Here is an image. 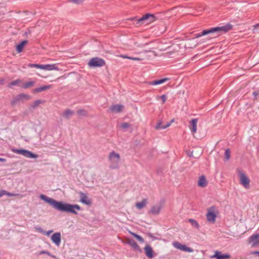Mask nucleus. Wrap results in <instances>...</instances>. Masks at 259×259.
<instances>
[{
	"label": "nucleus",
	"instance_id": "obj_1",
	"mask_svg": "<svg viewBox=\"0 0 259 259\" xmlns=\"http://www.w3.org/2000/svg\"><path fill=\"white\" fill-rule=\"evenodd\" d=\"M39 198L48 203L56 210L61 212H65L77 214V212L76 210L79 211L81 209L80 206L78 204H71L65 203L62 201H58L44 194L40 195Z\"/></svg>",
	"mask_w": 259,
	"mask_h": 259
},
{
	"label": "nucleus",
	"instance_id": "obj_2",
	"mask_svg": "<svg viewBox=\"0 0 259 259\" xmlns=\"http://www.w3.org/2000/svg\"><path fill=\"white\" fill-rule=\"evenodd\" d=\"M232 28V25L230 23H227V24L222 26L215 27L207 29H205L201 32L196 34L195 37H199L208 34H216L217 35L214 36L216 37L222 34L223 32L226 33L229 31V30H231Z\"/></svg>",
	"mask_w": 259,
	"mask_h": 259
},
{
	"label": "nucleus",
	"instance_id": "obj_3",
	"mask_svg": "<svg viewBox=\"0 0 259 259\" xmlns=\"http://www.w3.org/2000/svg\"><path fill=\"white\" fill-rule=\"evenodd\" d=\"M156 19L155 15L150 13H147L139 19L137 17L130 19L133 21V24L137 27L143 24H148L154 21Z\"/></svg>",
	"mask_w": 259,
	"mask_h": 259
},
{
	"label": "nucleus",
	"instance_id": "obj_4",
	"mask_svg": "<svg viewBox=\"0 0 259 259\" xmlns=\"http://www.w3.org/2000/svg\"><path fill=\"white\" fill-rule=\"evenodd\" d=\"M120 155L116 153L114 151L111 152L109 155V160L111 162L109 166L111 169H118L119 168V163L120 161Z\"/></svg>",
	"mask_w": 259,
	"mask_h": 259
},
{
	"label": "nucleus",
	"instance_id": "obj_5",
	"mask_svg": "<svg viewBox=\"0 0 259 259\" xmlns=\"http://www.w3.org/2000/svg\"><path fill=\"white\" fill-rule=\"evenodd\" d=\"M27 66L30 68H39L45 70H58L59 68L57 67V66L55 64H46V65H42V64H32V63H29L27 65Z\"/></svg>",
	"mask_w": 259,
	"mask_h": 259
},
{
	"label": "nucleus",
	"instance_id": "obj_6",
	"mask_svg": "<svg viewBox=\"0 0 259 259\" xmlns=\"http://www.w3.org/2000/svg\"><path fill=\"white\" fill-rule=\"evenodd\" d=\"M105 65V60L99 57L92 58L88 63V65L93 68L102 67Z\"/></svg>",
	"mask_w": 259,
	"mask_h": 259
},
{
	"label": "nucleus",
	"instance_id": "obj_7",
	"mask_svg": "<svg viewBox=\"0 0 259 259\" xmlns=\"http://www.w3.org/2000/svg\"><path fill=\"white\" fill-rule=\"evenodd\" d=\"M13 151L17 154L22 155L27 158H36L38 157L37 154L26 149H13Z\"/></svg>",
	"mask_w": 259,
	"mask_h": 259
},
{
	"label": "nucleus",
	"instance_id": "obj_8",
	"mask_svg": "<svg viewBox=\"0 0 259 259\" xmlns=\"http://www.w3.org/2000/svg\"><path fill=\"white\" fill-rule=\"evenodd\" d=\"M215 207L212 206L207 209V213L206 214L208 222L214 223L215 222L217 214L215 212Z\"/></svg>",
	"mask_w": 259,
	"mask_h": 259
},
{
	"label": "nucleus",
	"instance_id": "obj_9",
	"mask_svg": "<svg viewBox=\"0 0 259 259\" xmlns=\"http://www.w3.org/2000/svg\"><path fill=\"white\" fill-rule=\"evenodd\" d=\"M31 99V96L29 95L24 93L19 94L14 97L11 101L12 105H15L19 101H23L24 100H29Z\"/></svg>",
	"mask_w": 259,
	"mask_h": 259
},
{
	"label": "nucleus",
	"instance_id": "obj_10",
	"mask_svg": "<svg viewBox=\"0 0 259 259\" xmlns=\"http://www.w3.org/2000/svg\"><path fill=\"white\" fill-rule=\"evenodd\" d=\"M173 246L175 248L181 250L182 251L188 252H192L193 251V249L189 247H188L185 244H182L181 243L176 241L173 243Z\"/></svg>",
	"mask_w": 259,
	"mask_h": 259
},
{
	"label": "nucleus",
	"instance_id": "obj_11",
	"mask_svg": "<svg viewBox=\"0 0 259 259\" xmlns=\"http://www.w3.org/2000/svg\"><path fill=\"white\" fill-rule=\"evenodd\" d=\"M240 182L245 188L248 189L250 188V180L246 175L243 172L240 174Z\"/></svg>",
	"mask_w": 259,
	"mask_h": 259
},
{
	"label": "nucleus",
	"instance_id": "obj_12",
	"mask_svg": "<svg viewBox=\"0 0 259 259\" xmlns=\"http://www.w3.org/2000/svg\"><path fill=\"white\" fill-rule=\"evenodd\" d=\"M231 255L229 253L223 254L221 251L219 250L214 251V254L210 256V258H215L216 259H229Z\"/></svg>",
	"mask_w": 259,
	"mask_h": 259
},
{
	"label": "nucleus",
	"instance_id": "obj_13",
	"mask_svg": "<svg viewBox=\"0 0 259 259\" xmlns=\"http://www.w3.org/2000/svg\"><path fill=\"white\" fill-rule=\"evenodd\" d=\"M248 242L250 243H252V246H259V234H253L251 235L248 239Z\"/></svg>",
	"mask_w": 259,
	"mask_h": 259
},
{
	"label": "nucleus",
	"instance_id": "obj_14",
	"mask_svg": "<svg viewBox=\"0 0 259 259\" xmlns=\"http://www.w3.org/2000/svg\"><path fill=\"white\" fill-rule=\"evenodd\" d=\"M51 240L57 246H59L61 243V234L60 232H56L51 236Z\"/></svg>",
	"mask_w": 259,
	"mask_h": 259
},
{
	"label": "nucleus",
	"instance_id": "obj_15",
	"mask_svg": "<svg viewBox=\"0 0 259 259\" xmlns=\"http://www.w3.org/2000/svg\"><path fill=\"white\" fill-rule=\"evenodd\" d=\"M79 194L80 195V201L85 205H91L92 202L90 199L88 198L87 195L83 193L82 192H79Z\"/></svg>",
	"mask_w": 259,
	"mask_h": 259
},
{
	"label": "nucleus",
	"instance_id": "obj_16",
	"mask_svg": "<svg viewBox=\"0 0 259 259\" xmlns=\"http://www.w3.org/2000/svg\"><path fill=\"white\" fill-rule=\"evenodd\" d=\"M127 244H128L132 248L136 251H139V252H142V249L140 247V246L138 245V244L136 242V241L133 239H128L127 242Z\"/></svg>",
	"mask_w": 259,
	"mask_h": 259
},
{
	"label": "nucleus",
	"instance_id": "obj_17",
	"mask_svg": "<svg viewBox=\"0 0 259 259\" xmlns=\"http://www.w3.org/2000/svg\"><path fill=\"white\" fill-rule=\"evenodd\" d=\"M146 255L149 258H152L154 257V251L153 250L151 246L147 244L144 248Z\"/></svg>",
	"mask_w": 259,
	"mask_h": 259
},
{
	"label": "nucleus",
	"instance_id": "obj_18",
	"mask_svg": "<svg viewBox=\"0 0 259 259\" xmlns=\"http://www.w3.org/2000/svg\"><path fill=\"white\" fill-rule=\"evenodd\" d=\"M124 106L122 105H113L110 106L109 109L111 111L115 113H120L121 112Z\"/></svg>",
	"mask_w": 259,
	"mask_h": 259
},
{
	"label": "nucleus",
	"instance_id": "obj_19",
	"mask_svg": "<svg viewBox=\"0 0 259 259\" xmlns=\"http://www.w3.org/2000/svg\"><path fill=\"white\" fill-rule=\"evenodd\" d=\"M198 186L201 188H205L207 185V181L204 175L201 176L198 181Z\"/></svg>",
	"mask_w": 259,
	"mask_h": 259
},
{
	"label": "nucleus",
	"instance_id": "obj_20",
	"mask_svg": "<svg viewBox=\"0 0 259 259\" xmlns=\"http://www.w3.org/2000/svg\"><path fill=\"white\" fill-rule=\"evenodd\" d=\"M28 41L27 40H23L21 41L19 44L16 45V49L17 53H20L22 52L25 46L27 44Z\"/></svg>",
	"mask_w": 259,
	"mask_h": 259
},
{
	"label": "nucleus",
	"instance_id": "obj_21",
	"mask_svg": "<svg viewBox=\"0 0 259 259\" xmlns=\"http://www.w3.org/2000/svg\"><path fill=\"white\" fill-rule=\"evenodd\" d=\"M52 88V85H44L39 88H35L33 90L32 93L33 94H36L38 93H40L42 92H44L45 91H46L48 89H50Z\"/></svg>",
	"mask_w": 259,
	"mask_h": 259
},
{
	"label": "nucleus",
	"instance_id": "obj_22",
	"mask_svg": "<svg viewBox=\"0 0 259 259\" xmlns=\"http://www.w3.org/2000/svg\"><path fill=\"white\" fill-rule=\"evenodd\" d=\"M161 209V206L160 205H154L151 207L150 210H149V213L157 215L158 214L160 211Z\"/></svg>",
	"mask_w": 259,
	"mask_h": 259
},
{
	"label": "nucleus",
	"instance_id": "obj_23",
	"mask_svg": "<svg viewBox=\"0 0 259 259\" xmlns=\"http://www.w3.org/2000/svg\"><path fill=\"white\" fill-rule=\"evenodd\" d=\"M168 80H169V78H162L160 79H157V80H155L149 81L148 82V84L153 85H158V84H162V83L165 82V81H167Z\"/></svg>",
	"mask_w": 259,
	"mask_h": 259
},
{
	"label": "nucleus",
	"instance_id": "obj_24",
	"mask_svg": "<svg viewBox=\"0 0 259 259\" xmlns=\"http://www.w3.org/2000/svg\"><path fill=\"white\" fill-rule=\"evenodd\" d=\"M198 119L197 118L192 119L190 121L191 127L190 128L191 132L193 134L196 133L197 130V123Z\"/></svg>",
	"mask_w": 259,
	"mask_h": 259
},
{
	"label": "nucleus",
	"instance_id": "obj_25",
	"mask_svg": "<svg viewBox=\"0 0 259 259\" xmlns=\"http://www.w3.org/2000/svg\"><path fill=\"white\" fill-rule=\"evenodd\" d=\"M44 101H42L40 99L36 100L34 102H33L29 107V109L31 110L32 109H34L36 108L40 104L42 103Z\"/></svg>",
	"mask_w": 259,
	"mask_h": 259
},
{
	"label": "nucleus",
	"instance_id": "obj_26",
	"mask_svg": "<svg viewBox=\"0 0 259 259\" xmlns=\"http://www.w3.org/2000/svg\"><path fill=\"white\" fill-rule=\"evenodd\" d=\"M74 112L71 109H67L62 114V116L66 118H69L72 115L74 114Z\"/></svg>",
	"mask_w": 259,
	"mask_h": 259
},
{
	"label": "nucleus",
	"instance_id": "obj_27",
	"mask_svg": "<svg viewBox=\"0 0 259 259\" xmlns=\"http://www.w3.org/2000/svg\"><path fill=\"white\" fill-rule=\"evenodd\" d=\"M147 203V199H143L141 202H137L136 204V206L138 209H141L146 205Z\"/></svg>",
	"mask_w": 259,
	"mask_h": 259
},
{
	"label": "nucleus",
	"instance_id": "obj_28",
	"mask_svg": "<svg viewBox=\"0 0 259 259\" xmlns=\"http://www.w3.org/2000/svg\"><path fill=\"white\" fill-rule=\"evenodd\" d=\"M35 83V82L34 81H27V82L23 83L21 87L23 89H28V88H29L30 87H33Z\"/></svg>",
	"mask_w": 259,
	"mask_h": 259
},
{
	"label": "nucleus",
	"instance_id": "obj_29",
	"mask_svg": "<svg viewBox=\"0 0 259 259\" xmlns=\"http://www.w3.org/2000/svg\"><path fill=\"white\" fill-rule=\"evenodd\" d=\"M162 122L161 121H159L156 125V129H165L166 127H168L170 125V122H168L165 125H162Z\"/></svg>",
	"mask_w": 259,
	"mask_h": 259
},
{
	"label": "nucleus",
	"instance_id": "obj_30",
	"mask_svg": "<svg viewBox=\"0 0 259 259\" xmlns=\"http://www.w3.org/2000/svg\"><path fill=\"white\" fill-rule=\"evenodd\" d=\"M22 82L21 80L20 79H17L15 80H14V81H11L8 85V87L9 88H12V86H14V85H18L19 83H20L21 82Z\"/></svg>",
	"mask_w": 259,
	"mask_h": 259
},
{
	"label": "nucleus",
	"instance_id": "obj_31",
	"mask_svg": "<svg viewBox=\"0 0 259 259\" xmlns=\"http://www.w3.org/2000/svg\"><path fill=\"white\" fill-rule=\"evenodd\" d=\"M188 222L191 223V225L195 228L198 229L199 228V225L198 222L194 219H189Z\"/></svg>",
	"mask_w": 259,
	"mask_h": 259
},
{
	"label": "nucleus",
	"instance_id": "obj_32",
	"mask_svg": "<svg viewBox=\"0 0 259 259\" xmlns=\"http://www.w3.org/2000/svg\"><path fill=\"white\" fill-rule=\"evenodd\" d=\"M77 114L79 116H87L88 112L83 109H79L77 111Z\"/></svg>",
	"mask_w": 259,
	"mask_h": 259
},
{
	"label": "nucleus",
	"instance_id": "obj_33",
	"mask_svg": "<svg viewBox=\"0 0 259 259\" xmlns=\"http://www.w3.org/2000/svg\"><path fill=\"white\" fill-rule=\"evenodd\" d=\"M252 96L253 97L254 101L259 100V90H255L252 92Z\"/></svg>",
	"mask_w": 259,
	"mask_h": 259
},
{
	"label": "nucleus",
	"instance_id": "obj_34",
	"mask_svg": "<svg viewBox=\"0 0 259 259\" xmlns=\"http://www.w3.org/2000/svg\"><path fill=\"white\" fill-rule=\"evenodd\" d=\"M132 235L134 236L135 238H136L138 241H139L141 243L144 242V239L140 235L135 233H131Z\"/></svg>",
	"mask_w": 259,
	"mask_h": 259
},
{
	"label": "nucleus",
	"instance_id": "obj_35",
	"mask_svg": "<svg viewBox=\"0 0 259 259\" xmlns=\"http://www.w3.org/2000/svg\"><path fill=\"white\" fill-rule=\"evenodd\" d=\"M46 254L48 255H49V256H51L52 257H53V258H56V256L55 255L51 254L50 252H49L48 251H47V250H41L38 253V254H39V255H41V254Z\"/></svg>",
	"mask_w": 259,
	"mask_h": 259
},
{
	"label": "nucleus",
	"instance_id": "obj_36",
	"mask_svg": "<svg viewBox=\"0 0 259 259\" xmlns=\"http://www.w3.org/2000/svg\"><path fill=\"white\" fill-rule=\"evenodd\" d=\"M231 152L230 149H227L225 152V158L226 160H229L230 158Z\"/></svg>",
	"mask_w": 259,
	"mask_h": 259
},
{
	"label": "nucleus",
	"instance_id": "obj_37",
	"mask_svg": "<svg viewBox=\"0 0 259 259\" xmlns=\"http://www.w3.org/2000/svg\"><path fill=\"white\" fill-rule=\"evenodd\" d=\"M131 126L130 124L127 122H123L121 124L120 127L122 128H127Z\"/></svg>",
	"mask_w": 259,
	"mask_h": 259
},
{
	"label": "nucleus",
	"instance_id": "obj_38",
	"mask_svg": "<svg viewBox=\"0 0 259 259\" xmlns=\"http://www.w3.org/2000/svg\"><path fill=\"white\" fill-rule=\"evenodd\" d=\"M69 1L71 3L77 4V5H80L82 4L83 1L82 0H69Z\"/></svg>",
	"mask_w": 259,
	"mask_h": 259
},
{
	"label": "nucleus",
	"instance_id": "obj_39",
	"mask_svg": "<svg viewBox=\"0 0 259 259\" xmlns=\"http://www.w3.org/2000/svg\"><path fill=\"white\" fill-rule=\"evenodd\" d=\"M158 98H160L161 99L162 104H164L167 99V97L165 95H162V96L159 97Z\"/></svg>",
	"mask_w": 259,
	"mask_h": 259
},
{
	"label": "nucleus",
	"instance_id": "obj_40",
	"mask_svg": "<svg viewBox=\"0 0 259 259\" xmlns=\"http://www.w3.org/2000/svg\"><path fill=\"white\" fill-rule=\"evenodd\" d=\"M5 195H7L8 196H15L18 195V194H17L9 193V192H7V191H6V194Z\"/></svg>",
	"mask_w": 259,
	"mask_h": 259
},
{
	"label": "nucleus",
	"instance_id": "obj_41",
	"mask_svg": "<svg viewBox=\"0 0 259 259\" xmlns=\"http://www.w3.org/2000/svg\"><path fill=\"white\" fill-rule=\"evenodd\" d=\"M36 230L39 233H45V232L40 227L36 228Z\"/></svg>",
	"mask_w": 259,
	"mask_h": 259
},
{
	"label": "nucleus",
	"instance_id": "obj_42",
	"mask_svg": "<svg viewBox=\"0 0 259 259\" xmlns=\"http://www.w3.org/2000/svg\"><path fill=\"white\" fill-rule=\"evenodd\" d=\"M130 60H138V61H140V60H142V59H141V58H137V57H131V58H130Z\"/></svg>",
	"mask_w": 259,
	"mask_h": 259
},
{
	"label": "nucleus",
	"instance_id": "obj_43",
	"mask_svg": "<svg viewBox=\"0 0 259 259\" xmlns=\"http://www.w3.org/2000/svg\"><path fill=\"white\" fill-rule=\"evenodd\" d=\"M6 194V191L5 190H1L0 191V197H2L4 195Z\"/></svg>",
	"mask_w": 259,
	"mask_h": 259
},
{
	"label": "nucleus",
	"instance_id": "obj_44",
	"mask_svg": "<svg viewBox=\"0 0 259 259\" xmlns=\"http://www.w3.org/2000/svg\"><path fill=\"white\" fill-rule=\"evenodd\" d=\"M120 57L122 58H126V59H130V58H131V57H128L125 55H121L120 56Z\"/></svg>",
	"mask_w": 259,
	"mask_h": 259
},
{
	"label": "nucleus",
	"instance_id": "obj_45",
	"mask_svg": "<svg viewBox=\"0 0 259 259\" xmlns=\"http://www.w3.org/2000/svg\"><path fill=\"white\" fill-rule=\"evenodd\" d=\"M252 254L259 256V251H255L252 252Z\"/></svg>",
	"mask_w": 259,
	"mask_h": 259
},
{
	"label": "nucleus",
	"instance_id": "obj_46",
	"mask_svg": "<svg viewBox=\"0 0 259 259\" xmlns=\"http://www.w3.org/2000/svg\"><path fill=\"white\" fill-rule=\"evenodd\" d=\"M52 232H53V230H50V231H48L47 232H46V234L47 236H49Z\"/></svg>",
	"mask_w": 259,
	"mask_h": 259
},
{
	"label": "nucleus",
	"instance_id": "obj_47",
	"mask_svg": "<svg viewBox=\"0 0 259 259\" xmlns=\"http://www.w3.org/2000/svg\"><path fill=\"white\" fill-rule=\"evenodd\" d=\"M148 236H149V237H151V238H154V239H155V238L153 236V234H151V233H149L148 234Z\"/></svg>",
	"mask_w": 259,
	"mask_h": 259
},
{
	"label": "nucleus",
	"instance_id": "obj_48",
	"mask_svg": "<svg viewBox=\"0 0 259 259\" xmlns=\"http://www.w3.org/2000/svg\"><path fill=\"white\" fill-rule=\"evenodd\" d=\"M4 79L3 78H0V84H3L4 82Z\"/></svg>",
	"mask_w": 259,
	"mask_h": 259
},
{
	"label": "nucleus",
	"instance_id": "obj_49",
	"mask_svg": "<svg viewBox=\"0 0 259 259\" xmlns=\"http://www.w3.org/2000/svg\"><path fill=\"white\" fill-rule=\"evenodd\" d=\"M0 161H1V162H6V159L5 158H0Z\"/></svg>",
	"mask_w": 259,
	"mask_h": 259
},
{
	"label": "nucleus",
	"instance_id": "obj_50",
	"mask_svg": "<svg viewBox=\"0 0 259 259\" xmlns=\"http://www.w3.org/2000/svg\"><path fill=\"white\" fill-rule=\"evenodd\" d=\"M254 27H259V23L258 24H256L255 25H254Z\"/></svg>",
	"mask_w": 259,
	"mask_h": 259
}]
</instances>
